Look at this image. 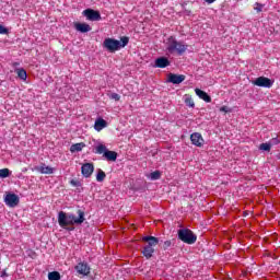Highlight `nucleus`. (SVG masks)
Masks as SVG:
<instances>
[{
	"label": "nucleus",
	"mask_w": 280,
	"mask_h": 280,
	"mask_svg": "<svg viewBox=\"0 0 280 280\" xmlns=\"http://www.w3.org/2000/svg\"><path fill=\"white\" fill-rule=\"evenodd\" d=\"M0 34H8V28L0 24Z\"/></svg>",
	"instance_id": "nucleus-32"
},
{
	"label": "nucleus",
	"mask_w": 280,
	"mask_h": 280,
	"mask_svg": "<svg viewBox=\"0 0 280 280\" xmlns=\"http://www.w3.org/2000/svg\"><path fill=\"white\" fill-rule=\"evenodd\" d=\"M128 43H130V38L127 36H122L120 38V42L115 39V38H106L103 43V47H105V49H107V51H110L112 54L115 51H119V49H122L124 47H126V45H128Z\"/></svg>",
	"instance_id": "nucleus-2"
},
{
	"label": "nucleus",
	"mask_w": 280,
	"mask_h": 280,
	"mask_svg": "<svg viewBox=\"0 0 280 280\" xmlns=\"http://www.w3.org/2000/svg\"><path fill=\"white\" fill-rule=\"evenodd\" d=\"M271 148L270 142H265L259 145V150L262 152H270Z\"/></svg>",
	"instance_id": "nucleus-25"
},
{
	"label": "nucleus",
	"mask_w": 280,
	"mask_h": 280,
	"mask_svg": "<svg viewBox=\"0 0 280 280\" xmlns=\"http://www.w3.org/2000/svg\"><path fill=\"white\" fill-rule=\"evenodd\" d=\"M205 1H206V3H209V4L215 3V0H205Z\"/></svg>",
	"instance_id": "nucleus-36"
},
{
	"label": "nucleus",
	"mask_w": 280,
	"mask_h": 280,
	"mask_svg": "<svg viewBox=\"0 0 280 280\" xmlns=\"http://www.w3.org/2000/svg\"><path fill=\"white\" fill-rule=\"evenodd\" d=\"M269 144L272 147V145H279V139L277 138H273L269 141Z\"/></svg>",
	"instance_id": "nucleus-31"
},
{
	"label": "nucleus",
	"mask_w": 280,
	"mask_h": 280,
	"mask_svg": "<svg viewBox=\"0 0 280 280\" xmlns=\"http://www.w3.org/2000/svg\"><path fill=\"white\" fill-rule=\"evenodd\" d=\"M167 82H171V84H182V82H185V74L170 73Z\"/></svg>",
	"instance_id": "nucleus-13"
},
{
	"label": "nucleus",
	"mask_w": 280,
	"mask_h": 280,
	"mask_svg": "<svg viewBox=\"0 0 280 280\" xmlns=\"http://www.w3.org/2000/svg\"><path fill=\"white\" fill-rule=\"evenodd\" d=\"M86 148V144L84 142L74 143L70 147V152H82V149Z\"/></svg>",
	"instance_id": "nucleus-20"
},
{
	"label": "nucleus",
	"mask_w": 280,
	"mask_h": 280,
	"mask_svg": "<svg viewBox=\"0 0 280 280\" xmlns=\"http://www.w3.org/2000/svg\"><path fill=\"white\" fill-rule=\"evenodd\" d=\"M254 10H256V12H261L264 10V4L256 2Z\"/></svg>",
	"instance_id": "nucleus-29"
},
{
	"label": "nucleus",
	"mask_w": 280,
	"mask_h": 280,
	"mask_svg": "<svg viewBox=\"0 0 280 280\" xmlns=\"http://www.w3.org/2000/svg\"><path fill=\"white\" fill-rule=\"evenodd\" d=\"M184 102L186 106H189V108H194L196 106V103H194V98H191V95L189 94H186L184 96Z\"/></svg>",
	"instance_id": "nucleus-22"
},
{
	"label": "nucleus",
	"mask_w": 280,
	"mask_h": 280,
	"mask_svg": "<svg viewBox=\"0 0 280 280\" xmlns=\"http://www.w3.org/2000/svg\"><path fill=\"white\" fill-rule=\"evenodd\" d=\"M154 67L156 69H165L166 67H170V59L166 57H159L154 61Z\"/></svg>",
	"instance_id": "nucleus-14"
},
{
	"label": "nucleus",
	"mask_w": 280,
	"mask_h": 280,
	"mask_svg": "<svg viewBox=\"0 0 280 280\" xmlns=\"http://www.w3.org/2000/svg\"><path fill=\"white\" fill-rule=\"evenodd\" d=\"M74 28L77 32H81V34H86V32H91V25L86 23H75Z\"/></svg>",
	"instance_id": "nucleus-18"
},
{
	"label": "nucleus",
	"mask_w": 280,
	"mask_h": 280,
	"mask_svg": "<svg viewBox=\"0 0 280 280\" xmlns=\"http://www.w3.org/2000/svg\"><path fill=\"white\" fill-rule=\"evenodd\" d=\"M83 16H85L88 21H102V14H100V11H95L93 9H85L83 11Z\"/></svg>",
	"instance_id": "nucleus-8"
},
{
	"label": "nucleus",
	"mask_w": 280,
	"mask_h": 280,
	"mask_svg": "<svg viewBox=\"0 0 280 280\" xmlns=\"http://www.w3.org/2000/svg\"><path fill=\"white\" fill-rule=\"evenodd\" d=\"M15 73H18V78H20V80H23V82L27 80V71H25V69L18 68L15 69Z\"/></svg>",
	"instance_id": "nucleus-21"
},
{
	"label": "nucleus",
	"mask_w": 280,
	"mask_h": 280,
	"mask_svg": "<svg viewBox=\"0 0 280 280\" xmlns=\"http://www.w3.org/2000/svg\"><path fill=\"white\" fill-rule=\"evenodd\" d=\"M231 112H232V109L229 108L228 106H222V107L220 108V113H231Z\"/></svg>",
	"instance_id": "nucleus-30"
},
{
	"label": "nucleus",
	"mask_w": 280,
	"mask_h": 280,
	"mask_svg": "<svg viewBox=\"0 0 280 280\" xmlns=\"http://www.w3.org/2000/svg\"><path fill=\"white\" fill-rule=\"evenodd\" d=\"M107 126L108 122L104 118L98 117L94 122V130H96V132H102V130H104V128H106Z\"/></svg>",
	"instance_id": "nucleus-15"
},
{
	"label": "nucleus",
	"mask_w": 280,
	"mask_h": 280,
	"mask_svg": "<svg viewBox=\"0 0 280 280\" xmlns=\"http://www.w3.org/2000/svg\"><path fill=\"white\" fill-rule=\"evenodd\" d=\"M74 270L79 275H83V277H86L91 272V267H89V264L86 262H79L75 267Z\"/></svg>",
	"instance_id": "nucleus-10"
},
{
	"label": "nucleus",
	"mask_w": 280,
	"mask_h": 280,
	"mask_svg": "<svg viewBox=\"0 0 280 280\" xmlns=\"http://www.w3.org/2000/svg\"><path fill=\"white\" fill-rule=\"evenodd\" d=\"M94 166L91 163H85L81 167L82 175L85 178H90V176L93 174Z\"/></svg>",
	"instance_id": "nucleus-16"
},
{
	"label": "nucleus",
	"mask_w": 280,
	"mask_h": 280,
	"mask_svg": "<svg viewBox=\"0 0 280 280\" xmlns=\"http://www.w3.org/2000/svg\"><path fill=\"white\" fill-rule=\"evenodd\" d=\"M164 246H166V248H170V246H172V241H165Z\"/></svg>",
	"instance_id": "nucleus-34"
},
{
	"label": "nucleus",
	"mask_w": 280,
	"mask_h": 280,
	"mask_svg": "<svg viewBox=\"0 0 280 280\" xmlns=\"http://www.w3.org/2000/svg\"><path fill=\"white\" fill-rule=\"evenodd\" d=\"M178 238L184 242V244H196L198 237L189 229L178 230Z\"/></svg>",
	"instance_id": "nucleus-6"
},
{
	"label": "nucleus",
	"mask_w": 280,
	"mask_h": 280,
	"mask_svg": "<svg viewBox=\"0 0 280 280\" xmlns=\"http://www.w3.org/2000/svg\"><path fill=\"white\" fill-rule=\"evenodd\" d=\"M78 217H75V214L72 213V226H80V224H84V220H86L84 218V211L83 210H78L77 211Z\"/></svg>",
	"instance_id": "nucleus-11"
},
{
	"label": "nucleus",
	"mask_w": 280,
	"mask_h": 280,
	"mask_svg": "<svg viewBox=\"0 0 280 280\" xmlns=\"http://www.w3.org/2000/svg\"><path fill=\"white\" fill-rule=\"evenodd\" d=\"M70 183H71V185H72L73 187H80V182H78V180H75V179H72Z\"/></svg>",
	"instance_id": "nucleus-33"
},
{
	"label": "nucleus",
	"mask_w": 280,
	"mask_h": 280,
	"mask_svg": "<svg viewBox=\"0 0 280 280\" xmlns=\"http://www.w3.org/2000/svg\"><path fill=\"white\" fill-rule=\"evenodd\" d=\"M165 49L167 54H177L183 56L187 51V44L176 40V37L170 36L165 42Z\"/></svg>",
	"instance_id": "nucleus-1"
},
{
	"label": "nucleus",
	"mask_w": 280,
	"mask_h": 280,
	"mask_svg": "<svg viewBox=\"0 0 280 280\" xmlns=\"http://www.w3.org/2000/svg\"><path fill=\"white\" fill-rule=\"evenodd\" d=\"M109 100H114L115 102H119L121 100V96L117 93H112L108 95Z\"/></svg>",
	"instance_id": "nucleus-28"
},
{
	"label": "nucleus",
	"mask_w": 280,
	"mask_h": 280,
	"mask_svg": "<svg viewBox=\"0 0 280 280\" xmlns=\"http://www.w3.org/2000/svg\"><path fill=\"white\" fill-rule=\"evenodd\" d=\"M253 84L255 86H261L262 89H272L275 81L266 77H258L255 81H253Z\"/></svg>",
	"instance_id": "nucleus-7"
},
{
	"label": "nucleus",
	"mask_w": 280,
	"mask_h": 280,
	"mask_svg": "<svg viewBox=\"0 0 280 280\" xmlns=\"http://www.w3.org/2000/svg\"><path fill=\"white\" fill-rule=\"evenodd\" d=\"M4 202H5L7 207L14 208L19 205L20 199L16 196V194L9 192L4 197Z\"/></svg>",
	"instance_id": "nucleus-9"
},
{
	"label": "nucleus",
	"mask_w": 280,
	"mask_h": 280,
	"mask_svg": "<svg viewBox=\"0 0 280 280\" xmlns=\"http://www.w3.org/2000/svg\"><path fill=\"white\" fill-rule=\"evenodd\" d=\"M0 277H2V278L8 277V272L2 271V272L0 273Z\"/></svg>",
	"instance_id": "nucleus-35"
},
{
	"label": "nucleus",
	"mask_w": 280,
	"mask_h": 280,
	"mask_svg": "<svg viewBox=\"0 0 280 280\" xmlns=\"http://www.w3.org/2000/svg\"><path fill=\"white\" fill-rule=\"evenodd\" d=\"M142 242H145L142 255L145 259H151L152 255H154V247L159 245V240L154 236H143Z\"/></svg>",
	"instance_id": "nucleus-3"
},
{
	"label": "nucleus",
	"mask_w": 280,
	"mask_h": 280,
	"mask_svg": "<svg viewBox=\"0 0 280 280\" xmlns=\"http://www.w3.org/2000/svg\"><path fill=\"white\" fill-rule=\"evenodd\" d=\"M34 171L38 172L39 174H54V167L47 166L45 164H42L39 166H35Z\"/></svg>",
	"instance_id": "nucleus-17"
},
{
	"label": "nucleus",
	"mask_w": 280,
	"mask_h": 280,
	"mask_svg": "<svg viewBox=\"0 0 280 280\" xmlns=\"http://www.w3.org/2000/svg\"><path fill=\"white\" fill-rule=\"evenodd\" d=\"M106 178V173L104 171L100 170L97 175H96V180L97 183H102Z\"/></svg>",
	"instance_id": "nucleus-26"
},
{
	"label": "nucleus",
	"mask_w": 280,
	"mask_h": 280,
	"mask_svg": "<svg viewBox=\"0 0 280 280\" xmlns=\"http://www.w3.org/2000/svg\"><path fill=\"white\" fill-rule=\"evenodd\" d=\"M60 272L58 271H51L48 273V280H60Z\"/></svg>",
	"instance_id": "nucleus-24"
},
{
	"label": "nucleus",
	"mask_w": 280,
	"mask_h": 280,
	"mask_svg": "<svg viewBox=\"0 0 280 280\" xmlns=\"http://www.w3.org/2000/svg\"><path fill=\"white\" fill-rule=\"evenodd\" d=\"M195 93L196 95L200 98L203 100V102H207V104H210L211 102V96H209V94H207V92L200 90V89H195Z\"/></svg>",
	"instance_id": "nucleus-19"
},
{
	"label": "nucleus",
	"mask_w": 280,
	"mask_h": 280,
	"mask_svg": "<svg viewBox=\"0 0 280 280\" xmlns=\"http://www.w3.org/2000/svg\"><path fill=\"white\" fill-rule=\"evenodd\" d=\"M73 213H67L65 211H60L58 213V224L61 229H66V231H73Z\"/></svg>",
	"instance_id": "nucleus-5"
},
{
	"label": "nucleus",
	"mask_w": 280,
	"mask_h": 280,
	"mask_svg": "<svg viewBox=\"0 0 280 280\" xmlns=\"http://www.w3.org/2000/svg\"><path fill=\"white\" fill-rule=\"evenodd\" d=\"M94 153L103 154L105 161H109L112 163H115V161H117V152L108 150V148H106L105 144L102 142H98L94 147Z\"/></svg>",
	"instance_id": "nucleus-4"
},
{
	"label": "nucleus",
	"mask_w": 280,
	"mask_h": 280,
	"mask_svg": "<svg viewBox=\"0 0 280 280\" xmlns=\"http://www.w3.org/2000/svg\"><path fill=\"white\" fill-rule=\"evenodd\" d=\"M11 175H12V171H10V168L0 170V178H10Z\"/></svg>",
	"instance_id": "nucleus-23"
},
{
	"label": "nucleus",
	"mask_w": 280,
	"mask_h": 280,
	"mask_svg": "<svg viewBox=\"0 0 280 280\" xmlns=\"http://www.w3.org/2000/svg\"><path fill=\"white\" fill-rule=\"evenodd\" d=\"M190 141L192 145H196L197 148H202L205 144V139H202V135L195 132L190 136Z\"/></svg>",
	"instance_id": "nucleus-12"
},
{
	"label": "nucleus",
	"mask_w": 280,
	"mask_h": 280,
	"mask_svg": "<svg viewBox=\"0 0 280 280\" xmlns=\"http://www.w3.org/2000/svg\"><path fill=\"white\" fill-rule=\"evenodd\" d=\"M159 178H161V172L159 171H154L150 174V179L151 180H159Z\"/></svg>",
	"instance_id": "nucleus-27"
}]
</instances>
